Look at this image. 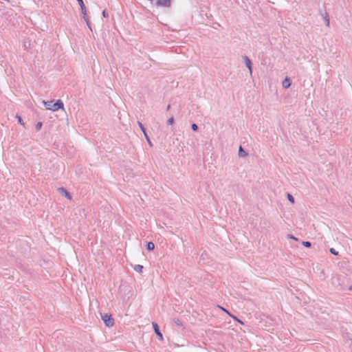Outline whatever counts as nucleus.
<instances>
[{
	"mask_svg": "<svg viewBox=\"0 0 352 352\" xmlns=\"http://www.w3.org/2000/svg\"><path fill=\"white\" fill-rule=\"evenodd\" d=\"M155 244L153 242H148L146 244V249L149 251L154 250Z\"/></svg>",
	"mask_w": 352,
	"mask_h": 352,
	"instance_id": "obj_12",
	"label": "nucleus"
},
{
	"mask_svg": "<svg viewBox=\"0 0 352 352\" xmlns=\"http://www.w3.org/2000/svg\"><path fill=\"white\" fill-rule=\"evenodd\" d=\"M76 1L78 2V4L80 7L81 12L83 15L84 20L86 21L87 25L90 28L89 18L87 16V8L83 2V0H76Z\"/></svg>",
	"mask_w": 352,
	"mask_h": 352,
	"instance_id": "obj_3",
	"label": "nucleus"
},
{
	"mask_svg": "<svg viewBox=\"0 0 352 352\" xmlns=\"http://www.w3.org/2000/svg\"><path fill=\"white\" fill-rule=\"evenodd\" d=\"M133 269L135 271L139 272L140 274H142L143 270V266L141 265H135L133 267Z\"/></svg>",
	"mask_w": 352,
	"mask_h": 352,
	"instance_id": "obj_11",
	"label": "nucleus"
},
{
	"mask_svg": "<svg viewBox=\"0 0 352 352\" xmlns=\"http://www.w3.org/2000/svg\"><path fill=\"white\" fill-rule=\"evenodd\" d=\"M302 245L307 248H310L311 246V243L309 241H303Z\"/></svg>",
	"mask_w": 352,
	"mask_h": 352,
	"instance_id": "obj_18",
	"label": "nucleus"
},
{
	"mask_svg": "<svg viewBox=\"0 0 352 352\" xmlns=\"http://www.w3.org/2000/svg\"><path fill=\"white\" fill-rule=\"evenodd\" d=\"M288 237H289V238H290V239H294V240H296V241H297V240H298V239H297V238H296L295 236H293V235H292V234H288Z\"/></svg>",
	"mask_w": 352,
	"mask_h": 352,
	"instance_id": "obj_25",
	"label": "nucleus"
},
{
	"mask_svg": "<svg viewBox=\"0 0 352 352\" xmlns=\"http://www.w3.org/2000/svg\"><path fill=\"white\" fill-rule=\"evenodd\" d=\"M291 85V82H290V80L288 78H286L283 81V87L285 88V89H287L290 87Z\"/></svg>",
	"mask_w": 352,
	"mask_h": 352,
	"instance_id": "obj_10",
	"label": "nucleus"
},
{
	"mask_svg": "<svg viewBox=\"0 0 352 352\" xmlns=\"http://www.w3.org/2000/svg\"><path fill=\"white\" fill-rule=\"evenodd\" d=\"M102 15L104 17H108V13L106 10H103Z\"/></svg>",
	"mask_w": 352,
	"mask_h": 352,
	"instance_id": "obj_24",
	"label": "nucleus"
},
{
	"mask_svg": "<svg viewBox=\"0 0 352 352\" xmlns=\"http://www.w3.org/2000/svg\"><path fill=\"white\" fill-rule=\"evenodd\" d=\"M331 284L336 289L343 290L344 289L343 280L340 276H333L331 278Z\"/></svg>",
	"mask_w": 352,
	"mask_h": 352,
	"instance_id": "obj_2",
	"label": "nucleus"
},
{
	"mask_svg": "<svg viewBox=\"0 0 352 352\" xmlns=\"http://www.w3.org/2000/svg\"><path fill=\"white\" fill-rule=\"evenodd\" d=\"M102 318L106 326L110 327L114 324V320L112 318L111 315H108L106 314L102 316Z\"/></svg>",
	"mask_w": 352,
	"mask_h": 352,
	"instance_id": "obj_4",
	"label": "nucleus"
},
{
	"mask_svg": "<svg viewBox=\"0 0 352 352\" xmlns=\"http://www.w3.org/2000/svg\"><path fill=\"white\" fill-rule=\"evenodd\" d=\"M138 126H140V128L141 129V130L142 131V132L144 133V132H146V129L144 127L143 124L140 122H138Z\"/></svg>",
	"mask_w": 352,
	"mask_h": 352,
	"instance_id": "obj_19",
	"label": "nucleus"
},
{
	"mask_svg": "<svg viewBox=\"0 0 352 352\" xmlns=\"http://www.w3.org/2000/svg\"><path fill=\"white\" fill-rule=\"evenodd\" d=\"M58 190L63 194L64 195L67 199H72V196L70 195V194L67 191V190L63 187L61 188H58Z\"/></svg>",
	"mask_w": 352,
	"mask_h": 352,
	"instance_id": "obj_8",
	"label": "nucleus"
},
{
	"mask_svg": "<svg viewBox=\"0 0 352 352\" xmlns=\"http://www.w3.org/2000/svg\"><path fill=\"white\" fill-rule=\"evenodd\" d=\"M16 118L18 119L19 123L23 126H24L25 123L22 119V118L20 116H16Z\"/></svg>",
	"mask_w": 352,
	"mask_h": 352,
	"instance_id": "obj_16",
	"label": "nucleus"
},
{
	"mask_svg": "<svg viewBox=\"0 0 352 352\" xmlns=\"http://www.w3.org/2000/svg\"><path fill=\"white\" fill-rule=\"evenodd\" d=\"M243 60L244 63L245 64V65L248 68L250 74H252V61H251V60L247 56H243Z\"/></svg>",
	"mask_w": 352,
	"mask_h": 352,
	"instance_id": "obj_6",
	"label": "nucleus"
},
{
	"mask_svg": "<svg viewBox=\"0 0 352 352\" xmlns=\"http://www.w3.org/2000/svg\"><path fill=\"white\" fill-rule=\"evenodd\" d=\"M324 19H325V21H326V25L327 26H329V19L328 18V16H327V14H326Z\"/></svg>",
	"mask_w": 352,
	"mask_h": 352,
	"instance_id": "obj_23",
	"label": "nucleus"
},
{
	"mask_svg": "<svg viewBox=\"0 0 352 352\" xmlns=\"http://www.w3.org/2000/svg\"><path fill=\"white\" fill-rule=\"evenodd\" d=\"M174 322L179 327L182 326V322L179 319H174Z\"/></svg>",
	"mask_w": 352,
	"mask_h": 352,
	"instance_id": "obj_17",
	"label": "nucleus"
},
{
	"mask_svg": "<svg viewBox=\"0 0 352 352\" xmlns=\"http://www.w3.org/2000/svg\"><path fill=\"white\" fill-rule=\"evenodd\" d=\"M191 128L194 131H197L199 129L198 126L195 123L191 124Z\"/></svg>",
	"mask_w": 352,
	"mask_h": 352,
	"instance_id": "obj_20",
	"label": "nucleus"
},
{
	"mask_svg": "<svg viewBox=\"0 0 352 352\" xmlns=\"http://www.w3.org/2000/svg\"><path fill=\"white\" fill-rule=\"evenodd\" d=\"M349 290H352V286H350V287H349Z\"/></svg>",
	"mask_w": 352,
	"mask_h": 352,
	"instance_id": "obj_27",
	"label": "nucleus"
},
{
	"mask_svg": "<svg viewBox=\"0 0 352 352\" xmlns=\"http://www.w3.org/2000/svg\"><path fill=\"white\" fill-rule=\"evenodd\" d=\"M170 104H168V105L167 106V107H166V110H169V109H170Z\"/></svg>",
	"mask_w": 352,
	"mask_h": 352,
	"instance_id": "obj_26",
	"label": "nucleus"
},
{
	"mask_svg": "<svg viewBox=\"0 0 352 352\" xmlns=\"http://www.w3.org/2000/svg\"><path fill=\"white\" fill-rule=\"evenodd\" d=\"M144 135L145 138L146 139V141H147L148 144H149V146H153V144H152L151 141L150 140L146 132H144Z\"/></svg>",
	"mask_w": 352,
	"mask_h": 352,
	"instance_id": "obj_13",
	"label": "nucleus"
},
{
	"mask_svg": "<svg viewBox=\"0 0 352 352\" xmlns=\"http://www.w3.org/2000/svg\"><path fill=\"white\" fill-rule=\"evenodd\" d=\"M329 251L333 255H338V252H337L334 248H331L329 250Z\"/></svg>",
	"mask_w": 352,
	"mask_h": 352,
	"instance_id": "obj_22",
	"label": "nucleus"
},
{
	"mask_svg": "<svg viewBox=\"0 0 352 352\" xmlns=\"http://www.w3.org/2000/svg\"><path fill=\"white\" fill-rule=\"evenodd\" d=\"M45 108L48 110L56 111L60 109H63L64 104L60 100H58L55 103L53 101H43Z\"/></svg>",
	"mask_w": 352,
	"mask_h": 352,
	"instance_id": "obj_1",
	"label": "nucleus"
},
{
	"mask_svg": "<svg viewBox=\"0 0 352 352\" xmlns=\"http://www.w3.org/2000/svg\"><path fill=\"white\" fill-rule=\"evenodd\" d=\"M153 327L155 333L159 337L160 340H163V336H162V333L160 331V328H159L157 324L155 322H153Z\"/></svg>",
	"mask_w": 352,
	"mask_h": 352,
	"instance_id": "obj_7",
	"label": "nucleus"
},
{
	"mask_svg": "<svg viewBox=\"0 0 352 352\" xmlns=\"http://www.w3.org/2000/svg\"><path fill=\"white\" fill-rule=\"evenodd\" d=\"M238 155L241 157L248 156V153L241 146H239Z\"/></svg>",
	"mask_w": 352,
	"mask_h": 352,
	"instance_id": "obj_9",
	"label": "nucleus"
},
{
	"mask_svg": "<svg viewBox=\"0 0 352 352\" xmlns=\"http://www.w3.org/2000/svg\"><path fill=\"white\" fill-rule=\"evenodd\" d=\"M287 199H288V200H289L290 202H292V204H294V197H293L292 195H290L289 193H288V194H287Z\"/></svg>",
	"mask_w": 352,
	"mask_h": 352,
	"instance_id": "obj_15",
	"label": "nucleus"
},
{
	"mask_svg": "<svg viewBox=\"0 0 352 352\" xmlns=\"http://www.w3.org/2000/svg\"><path fill=\"white\" fill-rule=\"evenodd\" d=\"M173 123H174V118H173V116H171L170 118H169L168 119L167 124L168 125H172Z\"/></svg>",
	"mask_w": 352,
	"mask_h": 352,
	"instance_id": "obj_14",
	"label": "nucleus"
},
{
	"mask_svg": "<svg viewBox=\"0 0 352 352\" xmlns=\"http://www.w3.org/2000/svg\"><path fill=\"white\" fill-rule=\"evenodd\" d=\"M155 5L157 7L169 8L171 6V0H157Z\"/></svg>",
	"mask_w": 352,
	"mask_h": 352,
	"instance_id": "obj_5",
	"label": "nucleus"
},
{
	"mask_svg": "<svg viewBox=\"0 0 352 352\" xmlns=\"http://www.w3.org/2000/svg\"><path fill=\"white\" fill-rule=\"evenodd\" d=\"M35 127H36V129L37 131H39V130L41 129V127H42V122H38V123L36 124Z\"/></svg>",
	"mask_w": 352,
	"mask_h": 352,
	"instance_id": "obj_21",
	"label": "nucleus"
}]
</instances>
